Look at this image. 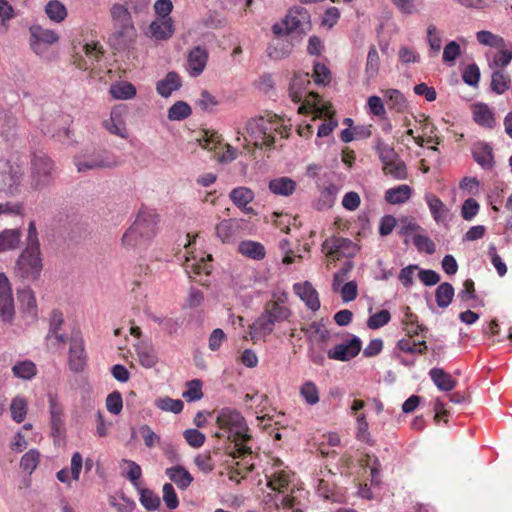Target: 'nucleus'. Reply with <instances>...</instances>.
<instances>
[{
  "instance_id": "obj_1",
  "label": "nucleus",
  "mask_w": 512,
  "mask_h": 512,
  "mask_svg": "<svg viewBox=\"0 0 512 512\" xmlns=\"http://www.w3.org/2000/svg\"><path fill=\"white\" fill-rule=\"evenodd\" d=\"M219 431L215 432L217 438H227L231 445L228 453L233 458H245L252 454V447L249 445L252 440L248 433L249 428L245 418L235 409L223 408L216 417Z\"/></svg>"
},
{
  "instance_id": "obj_2",
  "label": "nucleus",
  "mask_w": 512,
  "mask_h": 512,
  "mask_svg": "<svg viewBox=\"0 0 512 512\" xmlns=\"http://www.w3.org/2000/svg\"><path fill=\"white\" fill-rule=\"evenodd\" d=\"M291 127V124H286L277 114L266 113L248 120L245 141L255 148L271 149L278 136L280 139L288 138Z\"/></svg>"
},
{
  "instance_id": "obj_3",
  "label": "nucleus",
  "mask_w": 512,
  "mask_h": 512,
  "mask_svg": "<svg viewBox=\"0 0 512 512\" xmlns=\"http://www.w3.org/2000/svg\"><path fill=\"white\" fill-rule=\"evenodd\" d=\"M158 222L159 217L154 210L141 209L133 224L122 236V246L129 250L146 248L150 240L156 235Z\"/></svg>"
},
{
  "instance_id": "obj_4",
  "label": "nucleus",
  "mask_w": 512,
  "mask_h": 512,
  "mask_svg": "<svg viewBox=\"0 0 512 512\" xmlns=\"http://www.w3.org/2000/svg\"><path fill=\"white\" fill-rule=\"evenodd\" d=\"M310 85L309 73H295L290 86L289 95L293 102L301 103L298 108L299 114H309L319 105V95L312 91H307Z\"/></svg>"
},
{
  "instance_id": "obj_5",
  "label": "nucleus",
  "mask_w": 512,
  "mask_h": 512,
  "mask_svg": "<svg viewBox=\"0 0 512 512\" xmlns=\"http://www.w3.org/2000/svg\"><path fill=\"white\" fill-rule=\"evenodd\" d=\"M78 172L96 169H110L119 165L117 157L106 150H98L74 158Z\"/></svg>"
},
{
  "instance_id": "obj_6",
  "label": "nucleus",
  "mask_w": 512,
  "mask_h": 512,
  "mask_svg": "<svg viewBox=\"0 0 512 512\" xmlns=\"http://www.w3.org/2000/svg\"><path fill=\"white\" fill-rule=\"evenodd\" d=\"M17 271L22 278L36 280L42 270L39 246H26L17 260Z\"/></svg>"
},
{
  "instance_id": "obj_7",
  "label": "nucleus",
  "mask_w": 512,
  "mask_h": 512,
  "mask_svg": "<svg viewBox=\"0 0 512 512\" xmlns=\"http://www.w3.org/2000/svg\"><path fill=\"white\" fill-rule=\"evenodd\" d=\"M31 186L40 189L51 182L53 161L44 153H35L31 162Z\"/></svg>"
},
{
  "instance_id": "obj_8",
  "label": "nucleus",
  "mask_w": 512,
  "mask_h": 512,
  "mask_svg": "<svg viewBox=\"0 0 512 512\" xmlns=\"http://www.w3.org/2000/svg\"><path fill=\"white\" fill-rule=\"evenodd\" d=\"M322 249L329 259L335 261L341 257H352L357 251V246L350 239L333 236L323 242Z\"/></svg>"
},
{
  "instance_id": "obj_9",
  "label": "nucleus",
  "mask_w": 512,
  "mask_h": 512,
  "mask_svg": "<svg viewBox=\"0 0 512 512\" xmlns=\"http://www.w3.org/2000/svg\"><path fill=\"white\" fill-rule=\"evenodd\" d=\"M0 167V188L14 194L23 177V169L16 163L1 161Z\"/></svg>"
},
{
  "instance_id": "obj_10",
  "label": "nucleus",
  "mask_w": 512,
  "mask_h": 512,
  "mask_svg": "<svg viewBox=\"0 0 512 512\" xmlns=\"http://www.w3.org/2000/svg\"><path fill=\"white\" fill-rule=\"evenodd\" d=\"M15 317L14 299L8 277L0 273V318L5 323H12Z\"/></svg>"
},
{
  "instance_id": "obj_11",
  "label": "nucleus",
  "mask_w": 512,
  "mask_h": 512,
  "mask_svg": "<svg viewBox=\"0 0 512 512\" xmlns=\"http://www.w3.org/2000/svg\"><path fill=\"white\" fill-rule=\"evenodd\" d=\"M136 38V29L133 23L114 25V30L109 37L111 46L116 50L128 48Z\"/></svg>"
},
{
  "instance_id": "obj_12",
  "label": "nucleus",
  "mask_w": 512,
  "mask_h": 512,
  "mask_svg": "<svg viewBox=\"0 0 512 512\" xmlns=\"http://www.w3.org/2000/svg\"><path fill=\"white\" fill-rule=\"evenodd\" d=\"M362 343L358 337H353L351 340L338 344L329 349L327 356L329 359L338 361H349L355 358L361 351Z\"/></svg>"
},
{
  "instance_id": "obj_13",
  "label": "nucleus",
  "mask_w": 512,
  "mask_h": 512,
  "mask_svg": "<svg viewBox=\"0 0 512 512\" xmlns=\"http://www.w3.org/2000/svg\"><path fill=\"white\" fill-rule=\"evenodd\" d=\"M83 51L86 56V59L82 56L77 55L74 57L73 61L74 65L81 70H88L92 68L94 64L99 62L104 55V48L97 41L86 43L83 46Z\"/></svg>"
},
{
  "instance_id": "obj_14",
  "label": "nucleus",
  "mask_w": 512,
  "mask_h": 512,
  "mask_svg": "<svg viewBox=\"0 0 512 512\" xmlns=\"http://www.w3.org/2000/svg\"><path fill=\"white\" fill-rule=\"evenodd\" d=\"M284 25L287 34L293 32L305 33L306 28L309 26V14L302 7L290 9L284 19Z\"/></svg>"
},
{
  "instance_id": "obj_15",
  "label": "nucleus",
  "mask_w": 512,
  "mask_h": 512,
  "mask_svg": "<svg viewBox=\"0 0 512 512\" xmlns=\"http://www.w3.org/2000/svg\"><path fill=\"white\" fill-rule=\"evenodd\" d=\"M87 364V355L84 342L80 338H72L70 341L68 365L75 373L82 372Z\"/></svg>"
},
{
  "instance_id": "obj_16",
  "label": "nucleus",
  "mask_w": 512,
  "mask_h": 512,
  "mask_svg": "<svg viewBox=\"0 0 512 512\" xmlns=\"http://www.w3.org/2000/svg\"><path fill=\"white\" fill-rule=\"evenodd\" d=\"M174 32V21L171 17L157 18L149 25L147 35L156 41H167Z\"/></svg>"
},
{
  "instance_id": "obj_17",
  "label": "nucleus",
  "mask_w": 512,
  "mask_h": 512,
  "mask_svg": "<svg viewBox=\"0 0 512 512\" xmlns=\"http://www.w3.org/2000/svg\"><path fill=\"white\" fill-rule=\"evenodd\" d=\"M30 46L36 54L42 53V44H53L59 40V36L55 31L44 29L39 25L30 27Z\"/></svg>"
},
{
  "instance_id": "obj_18",
  "label": "nucleus",
  "mask_w": 512,
  "mask_h": 512,
  "mask_svg": "<svg viewBox=\"0 0 512 512\" xmlns=\"http://www.w3.org/2000/svg\"><path fill=\"white\" fill-rule=\"evenodd\" d=\"M208 61V52L201 46L189 51L187 57V70L190 76L198 77L205 69Z\"/></svg>"
},
{
  "instance_id": "obj_19",
  "label": "nucleus",
  "mask_w": 512,
  "mask_h": 512,
  "mask_svg": "<svg viewBox=\"0 0 512 512\" xmlns=\"http://www.w3.org/2000/svg\"><path fill=\"white\" fill-rule=\"evenodd\" d=\"M301 331L305 334L311 345L315 343L325 345L331 337L330 331L322 320L313 321L310 324L302 326Z\"/></svg>"
},
{
  "instance_id": "obj_20",
  "label": "nucleus",
  "mask_w": 512,
  "mask_h": 512,
  "mask_svg": "<svg viewBox=\"0 0 512 512\" xmlns=\"http://www.w3.org/2000/svg\"><path fill=\"white\" fill-rule=\"evenodd\" d=\"M293 290L302 301L305 302L306 306L312 311H317L320 308L319 295L313 285L308 282L295 283Z\"/></svg>"
},
{
  "instance_id": "obj_21",
  "label": "nucleus",
  "mask_w": 512,
  "mask_h": 512,
  "mask_svg": "<svg viewBox=\"0 0 512 512\" xmlns=\"http://www.w3.org/2000/svg\"><path fill=\"white\" fill-rule=\"evenodd\" d=\"M49 411L52 435L59 436L64 431V410L56 396H49Z\"/></svg>"
},
{
  "instance_id": "obj_22",
  "label": "nucleus",
  "mask_w": 512,
  "mask_h": 512,
  "mask_svg": "<svg viewBox=\"0 0 512 512\" xmlns=\"http://www.w3.org/2000/svg\"><path fill=\"white\" fill-rule=\"evenodd\" d=\"M416 335L405 334L403 338L398 340L396 347L401 352L410 354L413 356L424 355L428 350V346L424 338L422 340H416Z\"/></svg>"
},
{
  "instance_id": "obj_23",
  "label": "nucleus",
  "mask_w": 512,
  "mask_h": 512,
  "mask_svg": "<svg viewBox=\"0 0 512 512\" xmlns=\"http://www.w3.org/2000/svg\"><path fill=\"white\" fill-rule=\"evenodd\" d=\"M274 327L275 325L272 320L261 313V315L249 326L248 334L253 343H256L270 335L273 332Z\"/></svg>"
},
{
  "instance_id": "obj_24",
  "label": "nucleus",
  "mask_w": 512,
  "mask_h": 512,
  "mask_svg": "<svg viewBox=\"0 0 512 512\" xmlns=\"http://www.w3.org/2000/svg\"><path fill=\"white\" fill-rule=\"evenodd\" d=\"M21 312L32 320L37 318V302L33 290L29 287L17 291Z\"/></svg>"
},
{
  "instance_id": "obj_25",
  "label": "nucleus",
  "mask_w": 512,
  "mask_h": 512,
  "mask_svg": "<svg viewBox=\"0 0 512 512\" xmlns=\"http://www.w3.org/2000/svg\"><path fill=\"white\" fill-rule=\"evenodd\" d=\"M425 201L430 209L433 219L437 223L446 224L449 220V209L442 200L433 193L425 195Z\"/></svg>"
},
{
  "instance_id": "obj_26",
  "label": "nucleus",
  "mask_w": 512,
  "mask_h": 512,
  "mask_svg": "<svg viewBox=\"0 0 512 512\" xmlns=\"http://www.w3.org/2000/svg\"><path fill=\"white\" fill-rule=\"evenodd\" d=\"M103 126L111 134L123 139L128 137L126 125L119 108L112 109L109 119L103 121Z\"/></svg>"
},
{
  "instance_id": "obj_27",
  "label": "nucleus",
  "mask_w": 512,
  "mask_h": 512,
  "mask_svg": "<svg viewBox=\"0 0 512 512\" xmlns=\"http://www.w3.org/2000/svg\"><path fill=\"white\" fill-rule=\"evenodd\" d=\"M472 156L483 169H491L494 165L492 147L485 142H477L472 146Z\"/></svg>"
},
{
  "instance_id": "obj_28",
  "label": "nucleus",
  "mask_w": 512,
  "mask_h": 512,
  "mask_svg": "<svg viewBox=\"0 0 512 512\" xmlns=\"http://www.w3.org/2000/svg\"><path fill=\"white\" fill-rule=\"evenodd\" d=\"M472 114L474 121L488 129H492L496 125L493 111L485 103H477L472 106Z\"/></svg>"
},
{
  "instance_id": "obj_29",
  "label": "nucleus",
  "mask_w": 512,
  "mask_h": 512,
  "mask_svg": "<svg viewBox=\"0 0 512 512\" xmlns=\"http://www.w3.org/2000/svg\"><path fill=\"white\" fill-rule=\"evenodd\" d=\"M311 113L315 114L313 119H316L317 117H322L323 115L329 118L328 121L320 125L317 132L318 137L328 136L338 125L337 121L333 119L334 111L332 110L331 105H318L317 108Z\"/></svg>"
},
{
  "instance_id": "obj_30",
  "label": "nucleus",
  "mask_w": 512,
  "mask_h": 512,
  "mask_svg": "<svg viewBox=\"0 0 512 512\" xmlns=\"http://www.w3.org/2000/svg\"><path fill=\"white\" fill-rule=\"evenodd\" d=\"M166 475L181 490L187 489L193 482V477L189 471L180 465L167 468Z\"/></svg>"
},
{
  "instance_id": "obj_31",
  "label": "nucleus",
  "mask_w": 512,
  "mask_h": 512,
  "mask_svg": "<svg viewBox=\"0 0 512 512\" xmlns=\"http://www.w3.org/2000/svg\"><path fill=\"white\" fill-rule=\"evenodd\" d=\"M402 324L404 326V331L409 335H422V338H425L426 335L423 334L427 332V328L423 324H419L418 317L415 315L409 306L405 307L404 317L402 319Z\"/></svg>"
},
{
  "instance_id": "obj_32",
  "label": "nucleus",
  "mask_w": 512,
  "mask_h": 512,
  "mask_svg": "<svg viewBox=\"0 0 512 512\" xmlns=\"http://www.w3.org/2000/svg\"><path fill=\"white\" fill-rule=\"evenodd\" d=\"M429 376L436 387L441 391H452L457 384V381L442 368H432L429 371Z\"/></svg>"
},
{
  "instance_id": "obj_33",
  "label": "nucleus",
  "mask_w": 512,
  "mask_h": 512,
  "mask_svg": "<svg viewBox=\"0 0 512 512\" xmlns=\"http://www.w3.org/2000/svg\"><path fill=\"white\" fill-rule=\"evenodd\" d=\"M181 87V79L179 75L174 72H168L164 79L160 80L156 85L157 92L162 97H169L174 91Z\"/></svg>"
},
{
  "instance_id": "obj_34",
  "label": "nucleus",
  "mask_w": 512,
  "mask_h": 512,
  "mask_svg": "<svg viewBox=\"0 0 512 512\" xmlns=\"http://www.w3.org/2000/svg\"><path fill=\"white\" fill-rule=\"evenodd\" d=\"M21 238L22 231L20 229H5L0 232V253L17 249Z\"/></svg>"
},
{
  "instance_id": "obj_35",
  "label": "nucleus",
  "mask_w": 512,
  "mask_h": 512,
  "mask_svg": "<svg viewBox=\"0 0 512 512\" xmlns=\"http://www.w3.org/2000/svg\"><path fill=\"white\" fill-rule=\"evenodd\" d=\"M238 251L243 256L253 260H262L266 256L265 247L260 242L252 240L242 241L238 246Z\"/></svg>"
},
{
  "instance_id": "obj_36",
  "label": "nucleus",
  "mask_w": 512,
  "mask_h": 512,
  "mask_svg": "<svg viewBox=\"0 0 512 512\" xmlns=\"http://www.w3.org/2000/svg\"><path fill=\"white\" fill-rule=\"evenodd\" d=\"M412 189L406 184H402L386 190L384 198L389 204H402L410 199Z\"/></svg>"
},
{
  "instance_id": "obj_37",
  "label": "nucleus",
  "mask_w": 512,
  "mask_h": 512,
  "mask_svg": "<svg viewBox=\"0 0 512 512\" xmlns=\"http://www.w3.org/2000/svg\"><path fill=\"white\" fill-rule=\"evenodd\" d=\"M262 314L272 320L275 325L276 323L287 320L291 315V310L286 305L266 302Z\"/></svg>"
},
{
  "instance_id": "obj_38",
  "label": "nucleus",
  "mask_w": 512,
  "mask_h": 512,
  "mask_svg": "<svg viewBox=\"0 0 512 512\" xmlns=\"http://www.w3.org/2000/svg\"><path fill=\"white\" fill-rule=\"evenodd\" d=\"M136 354L139 363L145 368H152L158 362V356L154 348L147 343H139L136 346Z\"/></svg>"
},
{
  "instance_id": "obj_39",
  "label": "nucleus",
  "mask_w": 512,
  "mask_h": 512,
  "mask_svg": "<svg viewBox=\"0 0 512 512\" xmlns=\"http://www.w3.org/2000/svg\"><path fill=\"white\" fill-rule=\"evenodd\" d=\"M389 109L396 112H404L408 108V102L404 94L397 89H387L384 91Z\"/></svg>"
},
{
  "instance_id": "obj_40",
  "label": "nucleus",
  "mask_w": 512,
  "mask_h": 512,
  "mask_svg": "<svg viewBox=\"0 0 512 512\" xmlns=\"http://www.w3.org/2000/svg\"><path fill=\"white\" fill-rule=\"evenodd\" d=\"M64 322L63 314L59 310H54L50 316L49 332L47 339L55 338L59 343H65L67 336L60 333L61 326Z\"/></svg>"
},
{
  "instance_id": "obj_41",
  "label": "nucleus",
  "mask_w": 512,
  "mask_h": 512,
  "mask_svg": "<svg viewBox=\"0 0 512 512\" xmlns=\"http://www.w3.org/2000/svg\"><path fill=\"white\" fill-rule=\"evenodd\" d=\"M269 189L276 195L289 196L296 189V182L288 177H280L270 181Z\"/></svg>"
},
{
  "instance_id": "obj_42",
  "label": "nucleus",
  "mask_w": 512,
  "mask_h": 512,
  "mask_svg": "<svg viewBox=\"0 0 512 512\" xmlns=\"http://www.w3.org/2000/svg\"><path fill=\"white\" fill-rule=\"evenodd\" d=\"M12 373L16 378L31 380L37 374V367L33 361L23 360L12 366Z\"/></svg>"
},
{
  "instance_id": "obj_43",
  "label": "nucleus",
  "mask_w": 512,
  "mask_h": 512,
  "mask_svg": "<svg viewBox=\"0 0 512 512\" xmlns=\"http://www.w3.org/2000/svg\"><path fill=\"white\" fill-rule=\"evenodd\" d=\"M380 69V56L374 45L369 48L366 65H365V77L367 82L374 79Z\"/></svg>"
},
{
  "instance_id": "obj_44",
  "label": "nucleus",
  "mask_w": 512,
  "mask_h": 512,
  "mask_svg": "<svg viewBox=\"0 0 512 512\" xmlns=\"http://www.w3.org/2000/svg\"><path fill=\"white\" fill-rule=\"evenodd\" d=\"M111 96L115 99H132L136 95V88L133 84L122 81L114 83L109 90Z\"/></svg>"
},
{
  "instance_id": "obj_45",
  "label": "nucleus",
  "mask_w": 512,
  "mask_h": 512,
  "mask_svg": "<svg viewBox=\"0 0 512 512\" xmlns=\"http://www.w3.org/2000/svg\"><path fill=\"white\" fill-rule=\"evenodd\" d=\"M511 78L508 73L502 69H498L492 73L491 89L497 94H503L510 87Z\"/></svg>"
},
{
  "instance_id": "obj_46",
  "label": "nucleus",
  "mask_w": 512,
  "mask_h": 512,
  "mask_svg": "<svg viewBox=\"0 0 512 512\" xmlns=\"http://www.w3.org/2000/svg\"><path fill=\"white\" fill-rule=\"evenodd\" d=\"M237 231V223L233 219H225L216 226V234L223 243L234 239Z\"/></svg>"
},
{
  "instance_id": "obj_47",
  "label": "nucleus",
  "mask_w": 512,
  "mask_h": 512,
  "mask_svg": "<svg viewBox=\"0 0 512 512\" xmlns=\"http://www.w3.org/2000/svg\"><path fill=\"white\" fill-rule=\"evenodd\" d=\"M382 170L385 175H390L395 180H405L408 176L406 164L400 157L389 165H384Z\"/></svg>"
},
{
  "instance_id": "obj_48",
  "label": "nucleus",
  "mask_w": 512,
  "mask_h": 512,
  "mask_svg": "<svg viewBox=\"0 0 512 512\" xmlns=\"http://www.w3.org/2000/svg\"><path fill=\"white\" fill-rule=\"evenodd\" d=\"M454 297V288L448 283L440 284L435 292L436 303L440 308H446L450 305Z\"/></svg>"
},
{
  "instance_id": "obj_49",
  "label": "nucleus",
  "mask_w": 512,
  "mask_h": 512,
  "mask_svg": "<svg viewBox=\"0 0 512 512\" xmlns=\"http://www.w3.org/2000/svg\"><path fill=\"white\" fill-rule=\"evenodd\" d=\"M375 150L383 166L389 165L390 162L397 160L399 157L394 148L380 138L376 140Z\"/></svg>"
},
{
  "instance_id": "obj_50",
  "label": "nucleus",
  "mask_w": 512,
  "mask_h": 512,
  "mask_svg": "<svg viewBox=\"0 0 512 512\" xmlns=\"http://www.w3.org/2000/svg\"><path fill=\"white\" fill-rule=\"evenodd\" d=\"M230 199L237 207H245L254 199V193L247 187H237L230 192Z\"/></svg>"
},
{
  "instance_id": "obj_51",
  "label": "nucleus",
  "mask_w": 512,
  "mask_h": 512,
  "mask_svg": "<svg viewBox=\"0 0 512 512\" xmlns=\"http://www.w3.org/2000/svg\"><path fill=\"white\" fill-rule=\"evenodd\" d=\"M17 125V119L13 113L0 106V135L7 136Z\"/></svg>"
},
{
  "instance_id": "obj_52",
  "label": "nucleus",
  "mask_w": 512,
  "mask_h": 512,
  "mask_svg": "<svg viewBox=\"0 0 512 512\" xmlns=\"http://www.w3.org/2000/svg\"><path fill=\"white\" fill-rule=\"evenodd\" d=\"M47 16L54 22H62L67 16L66 7L58 0H52L45 7Z\"/></svg>"
},
{
  "instance_id": "obj_53",
  "label": "nucleus",
  "mask_w": 512,
  "mask_h": 512,
  "mask_svg": "<svg viewBox=\"0 0 512 512\" xmlns=\"http://www.w3.org/2000/svg\"><path fill=\"white\" fill-rule=\"evenodd\" d=\"M477 41L485 46L493 47V48H502L505 47L504 39L496 34H493L487 30H481L476 33Z\"/></svg>"
},
{
  "instance_id": "obj_54",
  "label": "nucleus",
  "mask_w": 512,
  "mask_h": 512,
  "mask_svg": "<svg viewBox=\"0 0 512 512\" xmlns=\"http://www.w3.org/2000/svg\"><path fill=\"white\" fill-rule=\"evenodd\" d=\"M289 482V475L285 471H279L269 477L267 486L274 491L284 492Z\"/></svg>"
},
{
  "instance_id": "obj_55",
  "label": "nucleus",
  "mask_w": 512,
  "mask_h": 512,
  "mask_svg": "<svg viewBox=\"0 0 512 512\" xmlns=\"http://www.w3.org/2000/svg\"><path fill=\"white\" fill-rule=\"evenodd\" d=\"M300 395L309 405H315L319 402V390L312 381H306L300 387Z\"/></svg>"
},
{
  "instance_id": "obj_56",
  "label": "nucleus",
  "mask_w": 512,
  "mask_h": 512,
  "mask_svg": "<svg viewBox=\"0 0 512 512\" xmlns=\"http://www.w3.org/2000/svg\"><path fill=\"white\" fill-rule=\"evenodd\" d=\"M191 113V107L186 102L178 101L169 108L168 118L180 121L189 117Z\"/></svg>"
},
{
  "instance_id": "obj_57",
  "label": "nucleus",
  "mask_w": 512,
  "mask_h": 512,
  "mask_svg": "<svg viewBox=\"0 0 512 512\" xmlns=\"http://www.w3.org/2000/svg\"><path fill=\"white\" fill-rule=\"evenodd\" d=\"M140 502L147 510H157L160 506V498L150 489L139 488Z\"/></svg>"
},
{
  "instance_id": "obj_58",
  "label": "nucleus",
  "mask_w": 512,
  "mask_h": 512,
  "mask_svg": "<svg viewBox=\"0 0 512 512\" xmlns=\"http://www.w3.org/2000/svg\"><path fill=\"white\" fill-rule=\"evenodd\" d=\"M185 268L188 273H194L195 275H208L210 273V265L205 261L203 257L200 258L199 261H196L195 258L190 259L186 258Z\"/></svg>"
},
{
  "instance_id": "obj_59",
  "label": "nucleus",
  "mask_w": 512,
  "mask_h": 512,
  "mask_svg": "<svg viewBox=\"0 0 512 512\" xmlns=\"http://www.w3.org/2000/svg\"><path fill=\"white\" fill-rule=\"evenodd\" d=\"M12 419L17 423H21L27 414V402L24 398L16 397L10 405Z\"/></svg>"
},
{
  "instance_id": "obj_60",
  "label": "nucleus",
  "mask_w": 512,
  "mask_h": 512,
  "mask_svg": "<svg viewBox=\"0 0 512 512\" xmlns=\"http://www.w3.org/2000/svg\"><path fill=\"white\" fill-rule=\"evenodd\" d=\"M155 405L162 411H169L175 414L183 410L184 403L179 399H172L170 397H163L156 400Z\"/></svg>"
},
{
  "instance_id": "obj_61",
  "label": "nucleus",
  "mask_w": 512,
  "mask_h": 512,
  "mask_svg": "<svg viewBox=\"0 0 512 512\" xmlns=\"http://www.w3.org/2000/svg\"><path fill=\"white\" fill-rule=\"evenodd\" d=\"M111 16L114 25L132 23V17L128 8L122 4H115L112 6Z\"/></svg>"
},
{
  "instance_id": "obj_62",
  "label": "nucleus",
  "mask_w": 512,
  "mask_h": 512,
  "mask_svg": "<svg viewBox=\"0 0 512 512\" xmlns=\"http://www.w3.org/2000/svg\"><path fill=\"white\" fill-rule=\"evenodd\" d=\"M183 397L189 402L200 400L203 397L202 382L199 379L187 382V390L183 392Z\"/></svg>"
},
{
  "instance_id": "obj_63",
  "label": "nucleus",
  "mask_w": 512,
  "mask_h": 512,
  "mask_svg": "<svg viewBox=\"0 0 512 512\" xmlns=\"http://www.w3.org/2000/svg\"><path fill=\"white\" fill-rule=\"evenodd\" d=\"M39 459V452L37 450L31 449L22 456L20 466L23 470L31 473L37 468Z\"/></svg>"
},
{
  "instance_id": "obj_64",
  "label": "nucleus",
  "mask_w": 512,
  "mask_h": 512,
  "mask_svg": "<svg viewBox=\"0 0 512 512\" xmlns=\"http://www.w3.org/2000/svg\"><path fill=\"white\" fill-rule=\"evenodd\" d=\"M499 51L495 54L491 67L500 68L503 70L512 61V44L511 49L498 48Z\"/></svg>"
}]
</instances>
